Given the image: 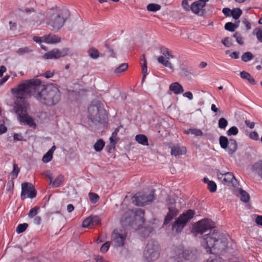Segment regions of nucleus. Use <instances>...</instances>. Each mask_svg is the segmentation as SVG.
<instances>
[{
  "label": "nucleus",
  "mask_w": 262,
  "mask_h": 262,
  "mask_svg": "<svg viewBox=\"0 0 262 262\" xmlns=\"http://www.w3.org/2000/svg\"><path fill=\"white\" fill-rule=\"evenodd\" d=\"M195 214L194 210L188 209L181 214L172 224V229L177 232H180L186 224L193 217Z\"/></svg>",
  "instance_id": "4"
},
{
  "label": "nucleus",
  "mask_w": 262,
  "mask_h": 262,
  "mask_svg": "<svg viewBox=\"0 0 262 262\" xmlns=\"http://www.w3.org/2000/svg\"><path fill=\"white\" fill-rule=\"evenodd\" d=\"M245 124L250 128H253L255 125V123L253 122H251L250 120H246L245 121Z\"/></svg>",
  "instance_id": "54"
},
{
  "label": "nucleus",
  "mask_w": 262,
  "mask_h": 262,
  "mask_svg": "<svg viewBox=\"0 0 262 262\" xmlns=\"http://www.w3.org/2000/svg\"><path fill=\"white\" fill-rule=\"evenodd\" d=\"M182 6L185 10H189L188 3L187 0H183L182 2Z\"/></svg>",
  "instance_id": "55"
},
{
  "label": "nucleus",
  "mask_w": 262,
  "mask_h": 262,
  "mask_svg": "<svg viewBox=\"0 0 262 262\" xmlns=\"http://www.w3.org/2000/svg\"><path fill=\"white\" fill-rule=\"evenodd\" d=\"M64 180V178L63 176H58L54 181L53 182L52 185L54 187H59L61 183H62Z\"/></svg>",
  "instance_id": "35"
},
{
  "label": "nucleus",
  "mask_w": 262,
  "mask_h": 262,
  "mask_svg": "<svg viewBox=\"0 0 262 262\" xmlns=\"http://www.w3.org/2000/svg\"><path fill=\"white\" fill-rule=\"evenodd\" d=\"M43 19L42 15L40 13H36L32 17V23L40 24Z\"/></svg>",
  "instance_id": "29"
},
{
  "label": "nucleus",
  "mask_w": 262,
  "mask_h": 262,
  "mask_svg": "<svg viewBox=\"0 0 262 262\" xmlns=\"http://www.w3.org/2000/svg\"><path fill=\"white\" fill-rule=\"evenodd\" d=\"M64 56V54L62 51H60L59 49H54L45 53L43 55V57L46 59H57Z\"/></svg>",
  "instance_id": "15"
},
{
  "label": "nucleus",
  "mask_w": 262,
  "mask_h": 262,
  "mask_svg": "<svg viewBox=\"0 0 262 262\" xmlns=\"http://www.w3.org/2000/svg\"><path fill=\"white\" fill-rule=\"evenodd\" d=\"M29 52V49L28 48H20L19 49L17 53L19 55H23L24 53H28Z\"/></svg>",
  "instance_id": "53"
},
{
  "label": "nucleus",
  "mask_w": 262,
  "mask_h": 262,
  "mask_svg": "<svg viewBox=\"0 0 262 262\" xmlns=\"http://www.w3.org/2000/svg\"><path fill=\"white\" fill-rule=\"evenodd\" d=\"M9 77H10V76L9 75H6L4 77L1 79H0V85H2L4 83L6 82L8 80Z\"/></svg>",
  "instance_id": "62"
},
{
  "label": "nucleus",
  "mask_w": 262,
  "mask_h": 262,
  "mask_svg": "<svg viewBox=\"0 0 262 262\" xmlns=\"http://www.w3.org/2000/svg\"><path fill=\"white\" fill-rule=\"evenodd\" d=\"M238 133V128L236 126H232L231 128H230L227 132V134L228 136H231V135H236Z\"/></svg>",
  "instance_id": "42"
},
{
  "label": "nucleus",
  "mask_w": 262,
  "mask_h": 262,
  "mask_svg": "<svg viewBox=\"0 0 262 262\" xmlns=\"http://www.w3.org/2000/svg\"><path fill=\"white\" fill-rule=\"evenodd\" d=\"M93 226L99 225L101 223V220L98 216H91Z\"/></svg>",
  "instance_id": "45"
},
{
  "label": "nucleus",
  "mask_w": 262,
  "mask_h": 262,
  "mask_svg": "<svg viewBox=\"0 0 262 262\" xmlns=\"http://www.w3.org/2000/svg\"><path fill=\"white\" fill-rule=\"evenodd\" d=\"M237 148V143L234 139H230L229 140V144L226 148L227 152L229 154H232L235 152Z\"/></svg>",
  "instance_id": "19"
},
{
  "label": "nucleus",
  "mask_w": 262,
  "mask_h": 262,
  "mask_svg": "<svg viewBox=\"0 0 262 262\" xmlns=\"http://www.w3.org/2000/svg\"><path fill=\"white\" fill-rule=\"evenodd\" d=\"M254 56L253 54L249 52H247L244 53L242 56V60L244 62H248L253 59Z\"/></svg>",
  "instance_id": "30"
},
{
  "label": "nucleus",
  "mask_w": 262,
  "mask_h": 262,
  "mask_svg": "<svg viewBox=\"0 0 262 262\" xmlns=\"http://www.w3.org/2000/svg\"><path fill=\"white\" fill-rule=\"evenodd\" d=\"M228 125L227 120L224 118H221L219 120V127L221 129H225Z\"/></svg>",
  "instance_id": "38"
},
{
  "label": "nucleus",
  "mask_w": 262,
  "mask_h": 262,
  "mask_svg": "<svg viewBox=\"0 0 262 262\" xmlns=\"http://www.w3.org/2000/svg\"><path fill=\"white\" fill-rule=\"evenodd\" d=\"M237 27V25L231 22L227 23L225 25V29L231 32L234 31Z\"/></svg>",
  "instance_id": "32"
},
{
  "label": "nucleus",
  "mask_w": 262,
  "mask_h": 262,
  "mask_svg": "<svg viewBox=\"0 0 262 262\" xmlns=\"http://www.w3.org/2000/svg\"><path fill=\"white\" fill-rule=\"evenodd\" d=\"M256 37L259 42H262V30L257 29L256 33Z\"/></svg>",
  "instance_id": "51"
},
{
  "label": "nucleus",
  "mask_w": 262,
  "mask_h": 262,
  "mask_svg": "<svg viewBox=\"0 0 262 262\" xmlns=\"http://www.w3.org/2000/svg\"><path fill=\"white\" fill-rule=\"evenodd\" d=\"M222 258L220 257H215L214 258H212L210 257L207 261V262H221Z\"/></svg>",
  "instance_id": "56"
},
{
  "label": "nucleus",
  "mask_w": 262,
  "mask_h": 262,
  "mask_svg": "<svg viewBox=\"0 0 262 262\" xmlns=\"http://www.w3.org/2000/svg\"><path fill=\"white\" fill-rule=\"evenodd\" d=\"M53 158V154L50 151H48L42 157V160L44 163L50 162Z\"/></svg>",
  "instance_id": "40"
},
{
  "label": "nucleus",
  "mask_w": 262,
  "mask_h": 262,
  "mask_svg": "<svg viewBox=\"0 0 262 262\" xmlns=\"http://www.w3.org/2000/svg\"><path fill=\"white\" fill-rule=\"evenodd\" d=\"M222 43L227 47H230L232 45V42L229 38L226 37L222 41Z\"/></svg>",
  "instance_id": "49"
},
{
  "label": "nucleus",
  "mask_w": 262,
  "mask_h": 262,
  "mask_svg": "<svg viewBox=\"0 0 262 262\" xmlns=\"http://www.w3.org/2000/svg\"><path fill=\"white\" fill-rule=\"evenodd\" d=\"M249 137L254 140H257L258 139V135L255 132L251 133L249 135Z\"/></svg>",
  "instance_id": "52"
},
{
  "label": "nucleus",
  "mask_w": 262,
  "mask_h": 262,
  "mask_svg": "<svg viewBox=\"0 0 262 262\" xmlns=\"http://www.w3.org/2000/svg\"><path fill=\"white\" fill-rule=\"evenodd\" d=\"M141 65L142 66V72L143 74V80L146 77L147 74V62L144 55H142L141 59Z\"/></svg>",
  "instance_id": "21"
},
{
  "label": "nucleus",
  "mask_w": 262,
  "mask_h": 262,
  "mask_svg": "<svg viewBox=\"0 0 262 262\" xmlns=\"http://www.w3.org/2000/svg\"><path fill=\"white\" fill-rule=\"evenodd\" d=\"M82 226L84 228H89L93 226L91 216L87 217L83 221Z\"/></svg>",
  "instance_id": "37"
},
{
  "label": "nucleus",
  "mask_w": 262,
  "mask_h": 262,
  "mask_svg": "<svg viewBox=\"0 0 262 262\" xmlns=\"http://www.w3.org/2000/svg\"><path fill=\"white\" fill-rule=\"evenodd\" d=\"M217 176L221 182L227 185H230L232 183L233 180H235L233 173L231 172L223 173L218 170L217 171Z\"/></svg>",
  "instance_id": "11"
},
{
  "label": "nucleus",
  "mask_w": 262,
  "mask_h": 262,
  "mask_svg": "<svg viewBox=\"0 0 262 262\" xmlns=\"http://www.w3.org/2000/svg\"><path fill=\"white\" fill-rule=\"evenodd\" d=\"M253 168L257 171L258 174L262 177V160L256 163L253 165Z\"/></svg>",
  "instance_id": "31"
},
{
  "label": "nucleus",
  "mask_w": 262,
  "mask_h": 262,
  "mask_svg": "<svg viewBox=\"0 0 262 262\" xmlns=\"http://www.w3.org/2000/svg\"><path fill=\"white\" fill-rule=\"evenodd\" d=\"M39 209V208L38 207H35L32 208L28 213L29 217L30 218L34 217L37 214Z\"/></svg>",
  "instance_id": "43"
},
{
  "label": "nucleus",
  "mask_w": 262,
  "mask_h": 262,
  "mask_svg": "<svg viewBox=\"0 0 262 262\" xmlns=\"http://www.w3.org/2000/svg\"><path fill=\"white\" fill-rule=\"evenodd\" d=\"M161 6L157 4H149L147 6V10L151 12H156L161 9Z\"/></svg>",
  "instance_id": "27"
},
{
  "label": "nucleus",
  "mask_w": 262,
  "mask_h": 262,
  "mask_svg": "<svg viewBox=\"0 0 262 262\" xmlns=\"http://www.w3.org/2000/svg\"><path fill=\"white\" fill-rule=\"evenodd\" d=\"M183 96L188 98L189 100L193 99V95L190 92H187L183 94Z\"/></svg>",
  "instance_id": "57"
},
{
  "label": "nucleus",
  "mask_w": 262,
  "mask_h": 262,
  "mask_svg": "<svg viewBox=\"0 0 262 262\" xmlns=\"http://www.w3.org/2000/svg\"><path fill=\"white\" fill-rule=\"evenodd\" d=\"M206 6L201 2L195 1L191 4L190 8L194 14L202 16L204 14V8Z\"/></svg>",
  "instance_id": "13"
},
{
  "label": "nucleus",
  "mask_w": 262,
  "mask_h": 262,
  "mask_svg": "<svg viewBox=\"0 0 262 262\" xmlns=\"http://www.w3.org/2000/svg\"><path fill=\"white\" fill-rule=\"evenodd\" d=\"M168 208L169 211L165 216L164 221V224L165 225L168 224L179 213V211L175 206L172 205L168 207Z\"/></svg>",
  "instance_id": "14"
},
{
  "label": "nucleus",
  "mask_w": 262,
  "mask_h": 262,
  "mask_svg": "<svg viewBox=\"0 0 262 262\" xmlns=\"http://www.w3.org/2000/svg\"><path fill=\"white\" fill-rule=\"evenodd\" d=\"M105 145V142L102 139L98 140L94 144V148L97 152L101 151Z\"/></svg>",
  "instance_id": "23"
},
{
  "label": "nucleus",
  "mask_w": 262,
  "mask_h": 262,
  "mask_svg": "<svg viewBox=\"0 0 262 262\" xmlns=\"http://www.w3.org/2000/svg\"><path fill=\"white\" fill-rule=\"evenodd\" d=\"M16 100L14 111L17 119L24 125L36 126L33 118L28 114L29 104L27 99L33 95L38 101L45 105L52 106L59 102L60 94L57 86L53 83L41 85V80L33 78L26 80L12 89Z\"/></svg>",
  "instance_id": "1"
},
{
  "label": "nucleus",
  "mask_w": 262,
  "mask_h": 262,
  "mask_svg": "<svg viewBox=\"0 0 262 262\" xmlns=\"http://www.w3.org/2000/svg\"><path fill=\"white\" fill-rule=\"evenodd\" d=\"M88 54L93 59L97 58L99 56V51L94 48H91L89 50Z\"/></svg>",
  "instance_id": "28"
},
{
  "label": "nucleus",
  "mask_w": 262,
  "mask_h": 262,
  "mask_svg": "<svg viewBox=\"0 0 262 262\" xmlns=\"http://www.w3.org/2000/svg\"><path fill=\"white\" fill-rule=\"evenodd\" d=\"M207 188L211 192H214L216 190L217 186L215 183L212 181L208 184Z\"/></svg>",
  "instance_id": "44"
},
{
  "label": "nucleus",
  "mask_w": 262,
  "mask_h": 262,
  "mask_svg": "<svg viewBox=\"0 0 262 262\" xmlns=\"http://www.w3.org/2000/svg\"><path fill=\"white\" fill-rule=\"evenodd\" d=\"M159 255V247L157 243L149 241L146 247L144 256L148 262L155 260Z\"/></svg>",
  "instance_id": "7"
},
{
  "label": "nucleus",
  "mask_w": 262,
  "mask_h": 262,
  "mask_svg": "<svg viewBox=\"0 0 262 262\" xmlns=\"http://www.w3.org/2000/svg\"><path fill=\"white\" fill-rule=\"evenodd\" d=\"M136 140L140 144L143 145H148V139L147 137L142 134H139L136 135L135 137Z\"/></svg>",
  "instance_id": "22"
},
{
  "label": "nucleus",
  "mask_w": 262,
  "mask_h": 262,
  "mask_svg": "<svg viewBox=\"0 0 262 262\" xmlns=\"http://www.w3.org/2000/svg\"><path fill=\"white\" fill-rule=\"evenodd\" d=\"M214 226V223L210 220L204 219L197 222L193 231L196 234H203L210 229L208 233L203 235L201 244L208 253L221 254L227 248L228 238L216 230H212Z\"/></svg>",
  "instance_id": "2"
},
{
  "label": "nucleus",
  "mask_w": 262,
  "mask_h": 262,
  "mask_svg": "<svg viewBox=\"0 0 262 262\" xmlns=\"http://www.w3.org/2000/svg\"><path fill=\"white\" fill-rule=\"evenodd\" d=\"M191 134L194 135L196 136H201L203 135V132L201 130L197 128H190Z\"/></svg>",
  "instance_id": "48"
},
{
  "label": "nucleus",
  "mask_w": 262,
  "mask_h": 262,
  "mask_svg": "<svg viewBox=\"0 0 262 262\" xmlns=\"http://www.w3.org/2000/svg\"><path fill=\"white\" fill-rule=\"evenodd\" d=\"M53 75L54 74H53V72H51L48 71H47L45 74H43L42 75V76H43L44 77H45L47 78H49L53 77Z\"/></svg>",
  "instance_id": "58"
},
{
  "label": "nucleus",
  "mask_w": 262,
  "mask_h": 262,
  "mask_svg": "<svg viewBox=\"0 0 262 262\" xmlns=\"http://www.w3.org/2000/svg\"><path fill=\"white\" fill-rule=\"evenodd\" d=\"M242 14V11L239 8H235L232 10L231 16L235 19H238Z\"/></svg>",
  "instance_id": "33"
},
{
  "label": "nucleus",
  "mask_w": 262,
  "mask_h": 262,
  "mask_svg": "<svg viewBox=\"0 0 262 262\" xmlns=\"http://www.w3.org/2000/svg\"><path fill=\"white\" fill-rule=\"evenodd\" d=\"M89 196L90 201L93 203H96L99 200V196L96 193H93V192H90L89 194Z\"/></svg>",
  "instance_id": "39"
},
{
  "label": "nucleus",
  "mask_w": 262,
  "mask_h": 262,
  "mask_svg": "<svg viewBox=\"0 0 262 262\" xmlns=\"http://www.w3.org/2000/svg\"><path fill=\"white\" fill-rule=\"evenodd\" d=\"M128 68V64L126 63L121 64L118 68L114 70V73L119 74L124 72Z\"/></svg>",
  "instance_id": "26"
},
{
  "label": "nucleus",
  "mask_w": 262,
  "mask_h": 262,
  "mask_svg": "<svg viewBox=\"0 0 262 262\" xmlns=\"http://www.w3.org/2000/svg\"><path fill=\"white\" fill-rule=\"evenodd\" d=\"M28 227V224L27 223L20 224L18 225L16 228V232L18 234L24 232Z\"/></svg>",
  "instance_id": "34"
},
{
  "label": "nucleus",
  "mask_w": 262,
  "mask_h": 262,
  "mask_svg": "<svg viewBox=\"0 0 262 262\" xmlns=\"http://www.w3.org/2000/svg\"><path fill=\"white\" fill-rule=\"evenodd\" d=\"M186 153V149L184 146L177 145L171 148V154L175 157L184 155Z\"/></svg>",
  "instance_id": "17"
},
{
  "label": "nucleus",
  "mask_w": 262,
  "mask_h": 262,
  "mask_svg": "<svg viewBox=\"0 0 262 262\" xmlns=\"http://www.w3.org/2000/svg\"><path fill=\"white\" fill-rule=\"evenodd\" d=\"M169 90L173 92L175 94H180L184 92L183 86L177 82L171 83L169 86Z\"/></svg>",
  "instance_id": "18"
},
{
  "label": "nucleus",
  "mask_w": 262,
  "mask_h": 262,
  "mask_svg": "<svg viewBox=\"0 0 262 262\" xmlns=\"http://www.w3.org/2000/svg\"><path fill=\"white\" fill-rule=\"evenodd\" d=\"M13 138L14 140L16 141H21L23 140V137L21 135L18 134H14Z\"/></svg>",
  "instance_id": "60"
},
{
  "label": "nucleus",
  "mask_w": 262,
  "mask_h": 262,
  "mask_svg": "<svg viewBox=\"0 0 262 262\" xmlns=\"http://www.w3.org/2000/svg\"><path fill=\"white\" fill-rule=\"evenodd\" d=\"M239 196L241 200L244 202L247 203L249 201L250 196L249 194L242 189L239 190Z\"/></svg>",
  "instance_id": "24"
},
{
  "label": "nucleus",
  "mask_w": 262,
  "mask_h": 262,
  "mask_svg": "<svg viewBox=\"0 0 262 262\" xmlns=\"http://www.w3.org/2000/svg\"><path fill=\"white\" fill-rule=\"evenodd\" d=\"M181 74L182 76L187 77L188 79L191 78V73L186 69H182L181 71Z\"/></svg>",
  "instance_id": "46"
},
{
  "label": "nucleus",
  "mask_w": 262,
  "mask_h": 262,
  "mask_svg": "<svg viewBox=\"0 0 262 262\" xmlns=\"http://www.w3.org/2000/svg\"><path fill=\"white\" fill-rule=\"evenodd\" d=\"M155 190L149 192H139L132 198L133 203L139 206H143L152 202L155 199Z\"/></svg>",
  "instance_id": "5"
},
{
  "label": "nucleus",
  "mask_w": 262,
  "mask_h": 262,
  "mask_svg": "<svg viewBox=\"0 0 262 262\" xmlns=\"http://www.w3.org/2000/svg\"><path fill=\"white\" fill-rule=\"evenodd\" d=\"M240 76L243 79L247 80L250 84L255 85L256 82L255 79L247 72L242 71L240 73Z\"/></svg>",
  "instance_id": "20"
},
{
  "label": "nucleus",
  "mask_w": 262,
  "mask_h": 262,
  "mask_svg": "<svg viewBox=\"0 0 262 262\" xmlns=\"http://www.w3.org/2000/svg\"><path fill=\"white\" fill-rule=\"evenodd\" d=\"M89 118L93 122L105 123L107 120L105 110L94 104L88 107Z\"/></svg>",
  "instance_id": "3"
},
{
  "label": "nucleus",
  "mask_w": 262,
  "mask_h": 262,
  "mask_svg": "<svg viewBox=\"0 0 262 262\" xmlns=\"http://www.w3.org/2000/svg\"><path fill=\"white\" fill-rule=\"evenodd\" d=\"M34 223L35 224L39 225L41 223V218L40 216H36L34 219Z\"/></svg>",
  "instance_id": "63"
},
{
  "label": "nucleus",
  "mask_w": 262,
  "mask_h": 262,
  "mask_svg": "<svg viewBox=\"0 0 262 262\" xmlns=\"http://www.w3.org/2000/svg\"><path fill=\"white\" fill-rule=\"evenodd\" d=\"M42 38L45 42L50 44L57 43L59 42L61 40V38L60 37L56 35L52 34H50L48 35H45L42 37Z\"/></svg>",
  "instance_id": "16"
},
{
  "label": "nucleus",
  "mask_w": 262,
  "mask_h": 262,
  "mask_svg": "<svg viewBox=\"0 0 262 262\" xmlns=\"http://www.w3.org/2000/svg\"><path fill=\"white\" fill-rule=\"evenodd\" d=\"M126 238V233L125 231H119L115 229L112 234V240L115 247L123 246Z\"/></svg>",
  "instance_id": "10"
},
{
  "label": "nucleus",
  "mask_w": 262,
  "mask_h": 262,
  "mask_svg": "<svg viewBox=\"0 0 262 262\" xmlns=\"http://www.w3.org/2000/svg\"><path fill=\"white\" fill-rule=\"evenodd\" d=\"M27 197L33 199L36 195V191L31 183L25 182L21 184V199L25 200L27 198Z\"/></svg>",
  "instance_id": "9"
},
{
  "label": "nucleus",
  "mask_w": 262,
  "mask_h": 262,
  "mask_svg": "<svg viewBox=\"0 0 262 262\" xmlns=\"http://www.w3.org/2000/svg\"><path fill=\"white\" fill-rule=\"evenodd\" d=\"M161 53L163 56H159L157 60L160 63L162 64L164 67L169 68L170 69L173 71L174 68L171 62L169 61L170 58H173L174 57L171 54V52L165 47H162L160 49Z\"/></svg>",
  "instance_id": "8"
},
{
  "label": "nucleus",
  "mask_w": 262,
  "mask_h": 262,
  "mask_svg": "<svg viewBox=\"0 0 262 262\" xmlns=\"http://www.w3.org/2000/svg\"><path fill=\"white\" fill-rule=\"evenodd\" d=\"M49 21L47 23L50 29L53 31L59 30L63 25L64 19L58 13L51 10L48 13Z\"/></svg>",
  "instance_id": "6"
},
{
  "label": "nucleus",
  "mask_w": 262,
  "mask_h": 262,
  "mask_svg": "<svg viewBox=\"0 0 262 262\" xmlns=\"http://www.w3.org/2000/svg\"><path fill=\"white\" fill-rule=\"evenodd\" d=\"M255 222L257 224L262 226V216L258 215L256 218Z\"/></svg>",
  "instance_id": "59"
},
{
  "label": "nucleus",
  "mask_w": 262,
  "mask_h": 262,
  "mask_svg": "<svg viewBox=\"0 0 262 262\" xmlns=\"http://www.w3.org/2000/svg\"><path fill=\"white\" fill-rule=\"evenodd\" d=\"M222 12L226 16H230L232 14V10L228 8H223Z\"/></svg>",
  "instance_id": "50"
},
{
  "label": "nucleus",
  "mask_w": 262,
  "mask_h": 262,
  "mask_svg": "<svg viewBox=\"0 0 262 262\" xmlns=\"http://www.w3.org/2000/svg\"><path fill=\"white\" fill-rule=\"evenodd\" d=\"M9 24L10 25V29L11 30L14 31L16 29V24L15 23L10 21H9Z\"/></svg>",
  "instance_id": "64"
},
{
  "label": "nucleus",
  "mask_w": 262,
  "mask_h": 262,
  "mask_svg": "<svg viewBox=\"0 0 262 262\" xmlns=\"http://www.w3.org/2000/svg\"><path fill=\"white\" fill-rule=\"evenodd\" d=\"M19 172V168L18 167L17 165L16 164H13V169L12 171L11 172V175L12 176V179H15L17 178V175Z\"/></svg>",
  "instance_id": "36"
},
{
  "label": "nucleus",
  "mask_w": 262,
  "mask_h": 262,
  "mask_svg": "<svg viewBox=\"0 0 262 262\" xmlns=\"http://www.w3.org/2000/svg\"><path fill=\"white\" fill-rule=\"evenodd\" d=\"M230 56L233 59H237L239 58V53L237 52H233L231 53Z\"/></svg>",
  "instance_id": "61"
},
{
  "label": "nucleus",
  "mask_w": 262,
  "mask_h": 262,
  "mask_svg": "<svg viewBox=\"0 0 262 262\" xmlns=\"http://www.w3.org/2000/svg\"><path fill=\"white\" fill-rule=\"evenodd\" d=\"M110 243L111 242H107L105 243L104 244H103L100 248L101 252H103V253L106 252L110 248Z\"/></svg>",
  "instance_id": "47"
},
{
  "label": "nucleus",
  "mask_w": 262,
  "mask_h": 262,
  "mask_svg": "<svg viewBox=\"0 0 262 262\" xmlns=\"http://www.w3.org/2000/svg\"><path fill=\"white\" fill-rule=\"evenodd\" d=\"M233 37L236 39V40L238 44L241 45H243L244 44L243 37L239 33L236 32L234 34Z\"/></svg>",
  "instance_id": "41"
},
{
  "label": "nucleus",
  "mask_w": 262,
  "mask_h": 262,
  "mask_svg": "<svg viewBox=\"0 0 262 262\" xmlns=\"http://www.w3.org/2000/svg\"><path fill=\"white\" fill-rule=\"evenodd\" d=\"M177 253L176 260L177 262H181L183 259H190L192 251L187 249H183V248H179L176 251Z\"/></svg>",
  "instance_id": "12"
},
{
  "label": "nucleus",
  "mask_w": 262,
  "mask_h": 262,
  "mask_svg": "<svg viewBox=\"0 0 262 262\" xmlns=\"http://www.w3.org/2000/svg\"><path fill=\"white\" fill-rule=\"evenodd\" d=\"M221 147L223 149H226L229 144V140L226 137L221 136L219 139Z\"/></svg>",
  "instance_id": "25"
}]
</instances>
